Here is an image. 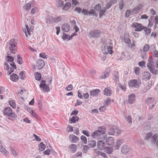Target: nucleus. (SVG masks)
<instances>
[{
  "label": "nucleus",
  "instance_id": "f257e3e1",
  "mask_svg": "<svg viewBox=\"0 0 158 158\" xmlns=\"http://www.w3.org/2000/svg\"><path fill=\"white\" fill-rule=\"evenodd\" d=\"M106 129L102 127H99L98 130L93 132L91 136L93 139H104L107 137V135L105 133Z\"/></svg>",
  "mask_w": 158,
  "mask_h": 158
},
{
  "label": "nucleus",
  "instance_id": "f03ea898",
  "mask_svg": "<svg viewBox=\"0 0 158 158\" xmlns=\"http://www.w3.org/2000/svg\"><path fill=\"white\" fill-rule=\"evenodd\" d=\"M147 66L150 72L155 75L158 74L157 70L155 68L153 59H148Z\"/></svg>",
  "mask_w": 158,
  "mask_h": 158
},
{
  "label": "nucleus",
  "instance_id": "7ed1b4c3",
  "mask_svg": "<svg viewBox=\"0 0 158 158\" xmlns=\"http://www.w3.org/2000/svg\"><path fill=\"white\" fill-rule=\"evenodd\" d=\"M102 51L103 54H105L112 53V47L108 44H104L102 46Z\"/></svg>",
  "mask_w": 158,
  "mask_h": 158
},
{
  "label": "nucleus",
  "instance_id": "20e7f679",
  "mask_svg": "<svg viewBox=\"0 0 158 158\" xmlns=\"http://www.w3.org/2000/svg\"><path fill=\"white\" fill-rule=\"evenodd\" d=\"M9 48L10 52L13 54H15L17 51L16 47V43L14 39L11 40L9 42Z\"/></svg>",
  "mask_w": 158,
  "mask_h": 158
},
{
  "label": "nucleus",
  "instance_id": "39448f33",
  "mask_svg": "<svg viewBox=\"0 0 158 158\" xmlns=\"http://www.w3.org/2000/svg\"><path fill=\"white\" fill-rule=\"evenodd\" d=\"M129 86L130 87L138 88L141 84L140 81L136 79H133L130 80L128 82Z\"/></svg>",
  "mask_w": 158,
  "mask_h": 158
},
{
  "label": "nucleus",
  "instance_id": "423d86ee",
  "mask_svg": "<svg viewBox=\"0 0 158 158\" xmlns=\"http://www.w3.org/2000/svg\"><path fill=\"white\" fill-rule=\"evenodd\" d=\"M33 29V27H29L27 25H25V27L23 29L24 32L25 33L27 38L29 39L30 35L32 34V32Z\"/></svg>",
  "mask_w": 158,
  "mask_h": 158
},
{
  "label": "nucleus",
  "instance_id": "0eeeda50",
  "mask_svg": "<svg viewBox=\"0 0 158 158\" xmlns=\"http://www.w3.org/2000/svg\"><path fill=\"white\" fill-rule=\"evenodd\" d=\"M132 28H134V30L136 31H140L144 28V26L140 23L134 22L131 25Z\"/></svg>",
  "mask_w": 158,
  "mask_h": 158
},
{
  "label": "nucleus",
  "instance_id": "6e6552de",
  "mask_svg": "<svg viewBox=\"0 0 158 158\" xmlns=\"http://www.w3.org/2000/svg\"><path fill=\"white\" fill-rule=\"evenodd\" d=\"M101 33L99 30H95L91 31L89 33V35L90 37L95 38L98 37Z\"/></svg>",
  "mask_w": 158,
  "mask_h": 158
},
{
  "label": "nucleus",
  "instance_id": "1a4fd4ad",
  "mask_svg": "<svg viewBox=\"0 0 158 158\" xmlns=\"http://www.w3.org/2000/svg\"><path fill=\"white\" fill-rule=\"evenodd\" d=\"M40 87L44 92H48L50 90L49 87L46 84V81L44 80L41 81Z\"/></svg>",
  "mask_w": 158,
  "mask_h": 158
},
{
  "label": "nucleus",
  "instance_id": "9d476101",
  "mask_svg": "<svg viewBox=\"0 0 158 158\" xmlns=\"http://www.w3.org/2000/svg\"><path fill=\"white\" fill-rule=\"evenodd\" d=\"M4 69L7 71V75H9L13 72L15 69L12 66L11 67H10L7 62H6L4 64Z\"/></svg>",
  "mask_w": 158,
  "mask_h": 158
},
{
  "label": "nucleus",
  "instance_id": "9b49d317",
  "mask_svg": "<svg viewBox=\"0 0 158 158\" xmlns=\"http://www.w3.org/2000/svg\"><path fill=\"white\" fill-rule=\"evenodd\" d=\"M7 62H10L11 63L10 64L11 66L13 67L14 69H16V67L15 64V63L14 62V58L9 55L8 53L7 54Z\"/></svg>",
  "mask_w": 158,
  "mask_h": 158
},
{
  "label": "nucleus",
  "instance_id": "f8f14e48",
  "mask_svg": "<svg viewBox=\"0 0 158 158\" xmlns=\"http://www.w3.org/2000/svg\"><path fill=\"white\" fill-rule=\"evenodd\" d=\"M135 100V95L133 94H131L128 96L127 102L128 103L132 104H133Z\"/></svg>",
  "mask_w": 158,
  "mask_h": 158
},
{
  "label": "nucleus",
  "instance_id": "ddd939ff",
  "mask_svg": "<svg viewBox=\"0 0 158 158\" xmlns=\"http://www.w3.org/2000/svg\"><path fill=\"white\" fill-rule=\"evenodd\" d=\"M110 71V69L109 68H107L103 74L100 76V78L101 79H104L108 77Z\"/></svg>",
  "mask_w": 158,
  "mask_h": 158
},
{
  "label": "nucleus",
  "instance_id": "4468645a",
  "mask_svg": "<svg viewBox=\"0 0 158 158\" xmlns=\"http://www.w3.org/2000/svg\"><path fill=\"white\" fill-rule=\"evenodd\" d=\"M151 76V74L148 72H144L142 74V78L143 80L146 81L149 80Z\"/></svg>",
  "mask_w": 158,
  "mask_h": 158
},
{
  "label": "nucleus",
  "instance_id": "2eb2a0df",
  "mask_svg": "<svg viewBox=\"0 0 158 158\" xmlns=\"http://www.w3.org/2000/svg\"><path fill=\"white\" fill-rule=\"evenodd\" d=\"M77 33L76 32L74 33L73 34H72L70 36H69L68 34H64L63 36L62 39L63 40H64L66 39H68L69 40H70L72 39V38L74 36L77 35Z\"/></svg>",
  "mask_w": 158,
  "mask_h": 158
},
{
  "label": "nucleus",
  "instance_id": "dca6fc26",
  "mask_svg": "<svg viewBox=\"0 0 158 158\" xmlns=\"http://www.w3.org/2000/svg\"><path fill=\"white\" fill-rule=\"evenodd\" d=\"M44 62L43 60L40 59L38 60L37 67L39 69H41L44 67Z\"/></svg>",
  "mask_w": 158,
  "mask_h": 158
},
{
  "label": "nucleus",
  "instance_id": "f3484780",
  "mask_svg": "<svg viewBox=\"0 0 158 158\" xmlns=\"http://www.w3.org/2000/svg\"><path fill=\"white\" fill-rule=\"evenodd\" d=\"M69 140L72 143H76L79 140V138L73 135H71L69 137Z\"/></svg>",
  "mask_w": 158,
  "mask_h": 158
},
{
  "label": "nucleus",
  "instance_id": "a211bd4d",
  "mask_svg": "<svg viewBox=\"0 0 158 158\" xmlns=\"http://www.w3.org/2000/svg\"><path fill=\"white\" fill-rule=\"evenodd\" d=\"M105 143L102 140L99 141L97 143L98 148L100 150H102L105 148Z\"/></svg>",
  "mask_w": 158,
  "mask_h": 158
},
{
  "label": "nucleus",
  "instance_id": "6ab92c4d",
  "mask_svg": "<svg viewBox=\"0 0 158 158\" xmlns=\"http://www.w3.org/2000/svg\"><path fill=\"white\" fill-rule=\"evenodd\" d=\"M142 7V4L139 5L137 7L135 8L131 11V13L133 14H135L139 12L140 10Z\"/></svg>",
  "mask_w": 158,
  "mask_h": 158
},
{
  "label": "nucleus",
  "instance_id": "aec40b11",
  "mask_svg": "<svg viewBox=\"0 0 158 158\" xmlns=\"http://www.w3.org/2000/svg\"><path fill=\"white\" fill-rule=\"evenodd\" d=\"M129 148L128 146L124 145L121 148V152L124 154H126L129 151Z\"/></svg>",
  "mask_w": 158,
  "mask_h": 158
},
{
  "label": "nucleus",
  "instance_id": "412c9836",
  "mask_svg": "<svg viewBox=\"0 0 158 158\" xmlns=\"http://www.w3.org/2000/svg\"><path fill=\"white\" fill-rule=\"evenodd\" d=\"M114 142L113 138L111 137H108L106 140V143L108 145H112Z\"/></svg>",
  "mask_w": 158,
  "mask_h": 158
},
{
  "label": "nucleus",
  "instance_id": "4be33fe9",
  "mask_svg": "<svg viewBox=\"0 0 158 158\" xmlns=\"http://www.w3.org/2000/svg\"><path fill=\"white\" fill-rule=\"evenodd\" d=\"M70 27L69 25L64 24L62 25L61 29L63 32H67L70 30Z\"/></svg>",
  "mask_w": 158,
  "mask_h": 158
},
{
  "label": "nucleus",
  "instance_id": "5701e85b",
  "mask_svg": "<svg viewBox=\"0 0 158 158\" xmlns=\"http://www.w3.org/2000/svg\"><path fill=\"white\" fill-rule=\"evenodd\" d=\"M69 148L71 152L73 153L75 152L77 149V146L74 144H71L69 145Z\"/></svg>",
  "mask_w": 158,
  "mask_h": 158
},
{
  "label": "nucleus",
  "instance_id": "b1692460",
  "mask_svg": "<svg viewBox=\"0 0 158 158\" xmlns=\"http://www.w3.org/2000/svg\"><path fill=\"white\" fill-rule=\"evenodd\" d=\"M71 6L70 2H68L65 3L62 7V10H67L71 7Z\"/></svg>",
  "mask_w": 158,
  "mask_h": 158
},
{
  "label": "nucleus",
  "instance_id": "393cba45",
  "mask_svg": "<svg viewBox=\"0 0 158 158\" xmlns=\"http://www.w3.org/2000/svg\"><path fill=\"white\" fill-rule=\"evenodd\" d=\"M123 142V140L122 139H118L116 142V144L114 146L115 149L116 150H118Z\"/></svg>",
  "mask_w": 158,
  "mask_h": 158
},
{
  "label": "nucleus",
  "instance_id": "a878e982",
  "mask_svg": "<svg viewBox=\"0 0 158 158\" xmlns=\"http://www.w3.org/2000/svg\"><path fill=\"white\" fill-rule=\"evenodd\" d=\"M19 77L18 75L15 73H13L10 76V80L16 82L18 81Z\"/></svg>",
  "mask_w": 158,
  "mask_h": 158
},
{
  "label": "nucleus",
  "instance_id": "bb28decb",
  "mask_svg": "<svg viewBox=\"0 0 158 158\" xmlns=\"http://www.w3.org/2000/svg\"><path fill=\"white\" fill-rule=\"evenodd\" d=\"M12 109L10 107L5 108L3 111L4 114L8 116L12 112Z\"/></svg>",
  "mask_w": 158,
  "mask_h": 158
},
{
  "label": "nucleus",
  "instance_id": "cd10ccee",
  "mask_svg": "<svg viewBox=\"0 0 158 158\" xmlns=\"http://www.w3.org/2000/svg\"><path fill=\"white\" fill-rule=\"evenodd\" d=\"M9 116L8 119L11 120H14L17 118V115L13 111L8 116Z\"/></svg>",
  "mask_w": 158,
  "mask_h": 158
},
{
  "label": "nucleus",
  "instance_id": "c85d7f7f",
  "mask_svg": "<svg viewBox=\"0 0 158 158\" xmlns=\"http://www.w3.org/2000/svg\"><path fill=\"white\" fill-rule=\"evenodd\" d=\"M0 152L5 156H7L9 153V152L6 150L3 146L0 148Z\"/></svg>",
  "mask_w": 158,
  "mask_h": 158
},
{
  "label": "nucleus",
  "instance_id": "c756f323",
  "mask_svg": "<svg viewBox=\"0 0 158 158\" xmlns=\"http://www.w3.org/2000/svg\"><path fill=\"white\" fill-rule=\"evenodd\" d=\"M100 92L99 89H96L90 91V94L91 96H94L97 95Z\"/></svg>",
  "mask_w": 158,
  "mask_h": 158
},
{
  "label": "nucleus",
  "instance_id": "7c9ffc66",
  "mask_svg": "<svg viewBox=\"0 0 158 158\" xmlns=\"http://www.w3.org/2000/svg\"><path fill=\"white\" fill-rule=\"evenodd\" d=\"M88 146L89 148H93L95 147L96 142L95 141L93 140H91L89 141Z\"/></svg>",
  "mask_w": 158,
  "mask_h": 158
},
{
  "label": "nucleus",
  "instance_id": "2f4dec72",
  "mask_svg": "<svg viewBox=\"0 0 158 158\" xmlns=\"http://www.w3.org/2000/svg\"><path fill=\"white\" fill-rule=\"evenodd\" d=\"M158 137V135L157 134H154L151 138V143L152 144H155L156 139Z\"/></svg>",
  "mask_w": 158,
  "mask_h": 158
},
{
  "label": "nucleus",
  "instance_id": "473e14b6",
  "mask_svg": "<svg viewBox=\"0 0 158 158\" xmlns=\"http://www.w3.org/2000/svg\"><path fill=\"white\" fill-rule=\"evenodd\" d=\"M71 22L72 25L73 26V29L75 30L76 33L78 32L79 31V28L76 25V20L73 19Z\"/></svg>",
  "mask_w": 158,
  "mask_h": 158
},
{
  "label": "nucleus",
  "instance_id": "72a5a7b5",
  "mask_svg": "<svg viewBox=\"0 0 158 158\" xmlns=\"http://www.w3.org/2000/svg\"><path fill=\"white\" fill-rule=\"evenodd\" d=\"M104 93L106 96H110L111 93V89L109 88H106L104 90Z\"/></svg>",
  "mask_w": 158,
  "mask_h": 158
},
{
  "label": "nucleus",
  "instance_id": "f704fd0d",
  "mask_svg": "<svg viewBox=\"0 0 158 158\" xmlns=\"http://www.w3.org/2000/svg\"><path fill=\"white\" fill-rule=\"evenodd\" d=\"M32 5L31 3H28L24 6L23 8L26 10H29L31 9V7L33 6Z\"/></svg>",
  "mask_w": 158,
  "mask_h": 158
},
{
  "label": "nucleus",
  "instance_id": "c9c22d12",
  "mask_svg": "<svg viewBox=\"0 0 158 158\" xmlns=\"http://www.w3.org/2000/svg\"><path fill=\"white\" fill-rule=\"evenodd\" d=\"M78 119L79 118L77 116H73L71 118L69 119V120L70 121L71 123H74L78 121Z\"/></svg>",
  "mask_w": 158,
  "mask_h": 158
},
{
  "label": "nucleus",
  "instance_id": "e433bc0d",
  "mask_svg": "<svg viewBox=\"0 0 158 158\" xmlns=\"http://www.w3.org/2000/svg\"><path fill=\"white\" fill-rule=\"evenodd\" d=\"M113 151L112 147H106L105 148V152L108 154H111Z\"/></svg>",
  "mask_w": 158,
  "mask_h": 158
},
{
  "label": "nucleus",
  "instance_id": "4c0bfd02",
  "mask_svg": "<svg viewBox=\"0 0 158 158\" xmlns=\"http://www.w3.org/2000/svg\"><path fill=\"white\" fill-rule=\"evenodd\" d=\"M143 29L146 35H150L151 31L150 28L144 27V28Z\"/></svg>",
  "mask_w": 158,
  "mask_h": 158
},
{
  "label": "nucleus",
  "instance_id": "58836bf2",
  "mask_svg": "<svg viewBox=\"0 0 158 158\" xmlns=\"http://www.w3.org/2000/svg\"><path fill=\"white\" fill-rule=\"evenodd\" d=\"M56 2L58 7H63L64 6V3L62 0H56Z\"/></svg>",
  "mask_w": 158,
  "mask_h": 158
},
{
  "label": "nucleus",
  "instance_id": "ea45409f",
  "mask_svg": "<svg viewBox=\"0 0 158 158\" xmlns=\"http://www.w3.org/2000/svg\"><path fill=\"white\" fill-rule=\"evenodd\" d=\"M124 40L125 43L129 44L131 43V41L129 38L128 35L127 34H125L124 35Z\"/></svg>",
  "mask_w": 158,
  "mask_h": 158
},
{
  "label": "nucleus",
  "instance_id": "a19ab883",
  "mask_svg": "<svg viewBox=\"0 0 158 158\" xmlns=\"http://www.w3.org/2000/svg\"><path fill=\"white\" fill-rule=\"evenodd\" d=\"M45 148V145L42 143L41 142L39 146V149L40 151H44Z\"/></svg>",
  "mask_w": 158,
  "mask_h": 158
},
{
  "label": "nucleus",
  "instance_id": "79ce46f5",
  "mask_svg": "<svg viewBox=\"0 0 158 158\" xmlns=\"http://www.w3.org/2000/svg\"><path fill=\"white\" fill-rule=\"evenodd\" d=\"M152 132H150L147 133L146 134V135L144 138V139L145 140H147L148 139L152 137Z\"/></svg>",
  "mask_w": 158,
  "mask_h": 158
},
{
  "label": "nucleus",
  "instance_id": "37998d69",
  "mask_svg": "<svg viewBox=\"0 0 158 158\" xmlns=\"http://www.w3.org/2000/svg\"><path fill=\"white\" fill-rule=\"evenodd\" d=\"M35 75L36 80L38 81H40L41 80V75L40 73H39L38 72H36L35 73Z\"/></svg>",
  "mask_w": 158,
  "mask_h": 158
},
{
  "label": "nucleus",
  "instance_id": "c03bdc74",
  "mask_svg": "<svg viewBox=\"0 0 158 158\" xmlns=\"http://www.w3.org/2000/svg\"><path fill=\"white\" fill-rule=\"evenodd\" d=\"M17 62L19 64H22L23 63L22 59L19 55H17Z\"/></svg>",
  "mask_w": 158,
  "mask_h": 158
},
{
  "label": "nucleus",
  "instance_id": "a18cd8bd",
  "mask_svg": "<svg viewBox=\"0 0 158 158\" xmlns=\"http://www.w3.org/2000/svg\"><path fill=\"white\" fill-rule=\"evenodd\" d=\"M106 10L104 8L103 9L99 11L100 18H102V16L104 14V13L106 12Z\"/></svg>",
  "mask_w": 158,
  "mask_h": 158
},
{
  "label": "nucleus",
  "instance_id": "49530a36",
  "mask_svg": "<svg viewBox=\"0 0 158 158\" xmlns=\"http://www.w3.org/2000/svg\"><path fill=\"white\" fill-rule=\"evenodd\" d=\"M80 139L84 144H86L87 143V139L85 136L83 135H81L80 137Z\"/></svg>",
  "mask_w": 158,
  "mask_h": 158
},
{
  "label": "nucleus",
  "instance_id": "de8ad7c7",
  "mask_svg": "<svg viewBox=\"0 0 158 158\" xmlns=\"http://www.w3.org/2000/svg\"><path fill=\"white\" fill-rule=\"evenodd\" d=\"M9 104L10 105L13 107V108H16V104L15 102L13 100H10L9 102Z\"/></svg>",
  "mask_w": 158,
  "mask_h": 158
},
{
  "label": "nucleus",
  "instance_id": "09e8293b",
  "mask_svg": "<svg viewBox=\"0 0 158 158\" xmlns=\"http://www.w3.org/2000/svg\"><path fill=\"white\" fill-rule=\"evenodd\" d=\"M125 120L129 124H131L132 123L131 117V116H127L125 118Z\"/></svg>",
  "mask_w": 158,
  "mask_h": 158
},
{
  "label": "nucleus",
  "instance_id": "8fccbe9b",
  "mask_svg": "<svg viewBox=\"0 0 158 158\" xmlns=\"http://www.w3.org/2000/svg\"><path fill=\"white\" fill-rule=\"evenodd\" d=\"M11 151V152L13 155L14 156H18V153L15 150L12 148L11 147L10 148Z\"/></svg>",
  "mask_w": 158,
  "mask_h": 158
},
{
  "label": "nucleus",
  "instance_id": "3c124183",
  "mask_svg": "<svg viewBox=\"0 0 158 158\" xmlns=\"http://www.w3.org/2000/svg\"><path fill=\"white\" fill-rule=\"evenodd\" d=\"M154 100L152 98H149L146 100V103L148 104L153 103Z\"/></svg>",
  "mask_w": 158,
  "mask_h": 158
},
{
  "label": "nucleus",
  "instance_id": "603ef678",
  "mask_svg": "<svg viewBox=\"0 0 158 158\" xmlns=\"http://www.w3.org/2000/svg\"><path fill=\"white\" fill-rule=\"evenodd\" d=\"M149 48V46L147 44H145L143 48V51L144 52H147Z\"/></svg>",
  "mask_w": 158,
  "mask_h": 158
},
{
  "label": "nucleus",
  "instance_id": "864d4df0",
  "mask_svg": "<svg viewBox=\"0 0 158 158\" xmlns=\"http://www.w3.org/2000/svg\"><path fill=\"white\" fill-rule=\"evenodd\" d=\"M115 130H114V128H110L108 131V133L109 135H114L115 133Z\"/></svg>",
  "mask_w": 158,
  "mask_h": 158
},
{
  "label": "nucleus",
  "instance_id": "5fc2aeb1",
  "mask_svg": "<svg viewBox=\"0 0 158 158\" xmlns=\"http://www.w3.org/2000/svg\"><path fill=\"white\" fill-rule=\"evenodd\" d=\"M88 15H92L93 16L96 15L94 10L93 9H90V10L88 11Z\"/></svg>",
  "mask_w": 158,
  "mask_h": 158
},
{
  "label": "nucleus",
  "instance_id": "6e6d98bb",
  "mask_svg": "<svg viewBox=\"0 0 158 158\" xmlns=\"http://www.w3.org/2000/svg\"><path fill=\"white\" fill-rule=\"evenodd\" d=\"M7 89L2 86H0V94H2L4 92H6Z\"/></svg>",
  "mask_w": 158,
  "mask_h": 158
},
{
  "label": "nucleus",
  "instance_id": "4d7b16f0",
  "mask_svg": "<svg viewBox=\"0 0 158 158\" xmlns=\"http://www.w3.org/2000/svg\"><path fill=\"white\" fill-rule=\"evenodd\" d=\"M101 9V6L100 4H98L96 5L94 7L95 10L99 11Z\"/></svg>",
  "mask_w": 158,
  "mask_h": 158
},
{
  "label": "nucleus",
  "instance_id": "13d9d810",
  "mask_svg": "<svg viewBox=\"0 0 158 158\" xmlns=\"http://www.w3.org/2000/svg\"><path fill=\"white\" fill-rule=\"evenodd\" d=\"M19 93H20L21 95H23L27 93L26 90L25 89H22L19 91Z\"/></svg>",
  "mask_w": 158,
  "mask_h": 158
},
{
  "label": "nucleus",
  "instance_id": "bf43d9fd",
  "mask_svg": "<svg viewBox=\"0 0 158 158\" xmlns=\"http://www.w3.org/2000/svg\"><path fill=\"white\" fill-rule=\"evenodd\" d=\"M111 101V99L109 98H107L105 102V105L107 107L110 104Z\"/></svg>",
  "mask_w": 158,
  "mask_h": 158
},
{
  "label": "nucleus",
  "instance_id": "052dcab7",
  "mask_svg": "<svg viewBox=\"0 0 158 158\" xmlns=\"http://www.w3.org/2000/svg\"><path fill=\"white\" fill-rule=\"evenodd\" d=\"M81 13L86 15H88V11L87 10L83 9L81 11Z\"/></svg>",
  "mask_w": 158,
  "mask_h": 158
},
{
  "label": "nucleus",
  "instance_id": "680f3d73",
  "mask_svg": "<svg viewBox=\"0 0 158 158\" xmlns=\"http://www.w3.org/2000/svg\"><path fill=\"white\" fill-rule=\"evenodd\" d=\"M40 57L44 59H46L48 57L47 55H46L45 53L44 52L40 53Z\"/></svg>",
  "mask_w": 158,
  "mask_h": 158
},
{
  "label": "nucleus",
  "instance_id": "e2e57ef3",
  "mask_svg": "<svg viewBox=\"0 0 158 158\" xmlns=\"http://www.w3.org/2000/svg\"><path fill=\"white\" fill-rule=\"evenodd\" d=\"M73 127L70 125H69L67 128V131L68 132L73 131Z\"/></svg>",
  "mask_w": 158,
  "mask_h": 158
},
{
  "label": "nucleus",
  "instance_id": "0e129e2a",
  "mask_svg": "<svg viewBox=\"0 0 158 158\" xmlns=\"http://www.w3.org/2000/svg\"><path fill=\"white\" fill-rule=\"evenodd\" d=\"M133 15L131 12V11L130 10H127L126 12L125 13V16L127 18L130 15Z\"/></svg>",
  "mask_w": 158,
  "mask_h": 158
},
{
  "label": "nucleus",
  "instance_id": "69168bd1",
  "mask_svg": "<svg viewBox=\"0 0 158 158\" xmlns=\"http://www.w3.org/2000/svg\"><path fill=\"white\" fill-rule=\"evenodd\" d=\"M19 74L20 77V79L22 80H24L25 78V76H23L24 75V72L23 71L21 72Z\"/></svg>",
  "mask_w": 158,
  "mask_h": 158
},
{
  "label": "nucleus",
  "instance_id": "338daca9",
  "mask_svg": "<svg viewBox=\"0 0 158 158\" xmlns=\"http://www.w3.org/2000/svg\"><path fill=\"white\" fill-rule=\"evenodd\" d=\"M73 89V86L71 85H69L67 86L66 88L65 89L68 91H70Z\"/></svg>",
  "mask_w": 158,
  "mask_h": 158
},
{
  "label": "nucleus",
  "instance_id": "774afa93",
  "mask_svg": "<svg viewBox=\"0 0 158 158\" xmlns=\"http://www.w3.org/2000/svg\"><path fill=\"white\" fill-rule=\"evenodd\" d=\"M106 107L107 106L105 105L102 106L99 108V110L101 112H104L106 109Z\"/></svg>",
  "mask_w": 158,
  "mask_h": 158
}]
</instances>
